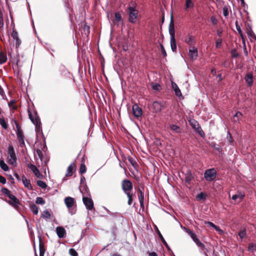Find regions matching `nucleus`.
<instances>
[{"instance_id": "nucleus-11", "label": "nucleus", "mask_w": 256, "mask_h": 256, "mask_svg": "<svg viewBox=\"0 0 256 256\" xmlns=\"http://www.w3.org/2000/svg\"><path fill=\"white\" fill-rule=\"evenodd\" d=\"M168 31L170 38L175 37L174 24L173 20L172 15L171 16L170 22L168 27Z\"/></svg>"}, {"instance_id": "nucleus-41", "label": "nucleus", "mask_w": 256, "mask_h": 256, "mask_svg": "<svg viewBox=\"0 0 256 256\" xmlns=\"http://www.w3.org/2000/svg\"><path fill=\"white\" fill-rule=\"evenodd\" d=\"M196 198L198 200H204L206 198V194L204 192H200L196 196Z\"/></svg>"}, {"instance_id": "nucleus-27", "label": "nucleus", "mask_w": 256, "mask_h": 256, "mask_svg": "<svg viewBox=\"0 0 256 256\" xmlns=\"http://www.w3.org/2000/svg\"><path fill=\"white\" fill-rule=\"evenodd\" d=\"M30 208L31 212H32L34 214H38V206L35 204H30Z\"/></svg>"}, {"instance_id": "nucleus-22", "label": "nucleus", "mask_w": 256, "mask_h": 256, "mask_svg": "<svg viewBox=\"0 0 256 256\" xmlns=\"http://www.w3.org/2000/svg\"><path fill=\"white\" fill-rule=\"evenodd\" d=\"M170 47L173 52H176L177 50L176 42L175 37L170 38Z\"/></svg>"}, {"instance_id": "nucleus-1", "label": "nucleus", "mask_w": 256, "mask_h": 256, "mask_svg": "<svg viewBox=\"0 0 256 256\" xmlns=\"http://www.w3.org/2000/svg\"><path fill=\"white\" fill-rule=\"evenodd\" d=\"M128 14L129 22L132 24L135 23L138 16V10L134 7L130 6L128 8Z\"/></svg>"}, {"instance_id": "nucleus-48", "label": "nucleus", "mask_w": 256, "mask_h": 256, "mask_svg": "<svg viewBox=\"0 0 256 256\" xmlns=\"http://www.w3.org/2000/svg\"><path fill=\"white\" fill-rule=\"evenodd\" d=\"M222 14H223L224 16L225 17H226L228 15L229 10H228V6H224V8H222Z\"/></svg>"}, {"instance_id": "nucleus-19", "label": "nucleus", "mask_w": 256, "mask_h": 256, "mask_svg": "<svg viewBox=\"0 0 256 256\" xmlns=\"http://www.w3.org/2000/svg\"><path fill=\"white\" fill-rule=\"evenodd\" d=\"M172 87L173 90L174 91L175 94L178 96H182V92L178 85L174 82H172Z\"/></svg>"}, {"instance_id": "nucleus-15", "label": "nucleus", "mask_w": 256, "mask_h": 256, "mask_svg": "<svg viewBox=\"0 0 256 256\" xmlns=\"http://www.w3.org/2000/svg\"><path fill=\"white\" fill-rule=\"evenodd\" d=\"M56 234L59 238H63L66 234L65 229L62 226H58L56 228Z\"/></svg>"}, {"instance_id": "nucleus-44", "label": "nucleus", "mask_w": 256, "mask_h": 256, "mask_svg": "<svg viewBox=\"0 0 256 256\" xmlns=\"http://www.w3.org/2000/svg\"><path fill=\"white\" fill-rule=\"evenodd\" d=\"M8 162L10 164L14 166H16V158H8Z\"/></svg>"}, {"instance_id": "nucleus-37", "label": "nucleus", "mask_w": 256, "mask_h": 256, "mask_svg": "<svg viewBox=\"0 0 256 256\" xmlns=\"http://www.w3.org/2000/svg\"><path fill=\"white\" fill-rule=\"evenodd\" d=\"M157 233H158V234L160 238V239L161 241L166 246V247L168 248V246L167 242H166V241L165 240L163 236H162V234H161V233L158 230Z\"/></svg>"}, {"instance_id": "nucleus-38", "label": "nucleus", "mask_w": 256, "mask_h": 256, "mask_svg": "<svg viewBox=\"0 0 256 256\" xmlns=\"http://www.w3.org/2000/svg\"><path fill=\"white\" fill-rule=\"evenodd\" d=\"M248 250L250 252H254L256 250V244L254 243H250L248 245Z\"/></svg>"}, {"instance_id": "nucleus-36", "label": "nucleus", "mask_w": 256, "mask_h": 256, "mask_svg": "<svg viewBox=\"0 0 256 256\" xmlns=\"http://www.w3.org/2000/svg\"><path fill=\"white\" fill-rule=\"evenodd\" d=\"M127 159L134 168L137 166L136 162L134 158L129 156L127 158Z\"/></svg>"}, {"instance_id": "nucleus-56", "label": "nucleus", "mask_w": 256, "mask_h": 256, "mask_svg": "<svg viewBox=\"0 0 256 256\" xmlns=\"http://www.w3.org/2000/svg\"><path fill=\"white\" fill-rule=\"evenodd\" d=\"M210 22H211L212 23V24L213 25H216V24L217 22H218V20H216V18L215 16H212L211 18H210Z\"/></svg>"}, {"instance_id": "nucleus-45", "label": "nucleus", "mask_w": 256, "mask_h": 256, "mask_svg": "<svg viewBox=\"0 0 256 256\" xmlns=\"http://www.w3.org/2000/svg\"><path fill=\"white\" fill-rule=\"evenodd\" d=\"M205 224L208 225L209 226L214 228L216 230H220V229L218 226L215 225L214 223L210 222H206Z\"/></svg>"}, {"instance_id": "nucleus-2", "label": "nucleus", "mask_w": 256, "mask_h": 256, "mask_svg": "<svg viewBox=\"0 0 256 256\" xmlns=\"http://www.w3.org/2000/svg\"><path fill=\"white\" fill-rule=\"evenodd\" d=\"M28 116L32 122L36 126V130L37 132H40L41 130V122L40 118L37 116L36 114L34 116H32V114L28 111Z\"/></svg>"}, {"instance_id": "nucleus-16", "label": "nucleus", "mask_w": 256, "mask_h": 256, "mask_svg": "<svg viewBox=\"0 0 256 256\" xmlns=\"http://www.w3.org/2000/svg\"><path fill=\"white\" fill-rule=\"evenodd\" d=\"M76 166L74 162H72L68 166L67 168L66 176H70L72 175L73 172L76 170Z\"/></svg>"}, {"instance_id": "nucleus-18", "label": "nucleus", "mask_w": 256, "mask_h": 256, "mask_svg": "<svg viewBox=\"0 0 256 256\" xmlns=\"http://www.w3.org/2000/svg\"><path fill=\"white\" fill-rule=\"evenodd\" d=\"M8 158H16L14 147L10 145L8 150Z\"/></svg>"}, {"instance_id": "nucleus-40", "label": "nucleus", "mask_w": 256, "mask_h": 256, "mask_svg": "<svg viewBox=\"0 0 256 256\" xmlns=\"http://www.w3.org/2000/svg\"><path fill=\"white\" fill-rule=\"evenodd\" d=\"M42 216L46 219H48L50 218V214L48 210H46L43 212Z\"/></svg>"}, {"instance_id": "nucleus-39", "label": "nucleus", "mask_w": 256, "mask_h": 256, "mask_svg": "<svg viewBox=\"0 0 256 256\" xmlns=\"http://www.w3.org/2000/svg\"><path fill=\"white\" fill-rule=\"evenodd\" d=\"M194 6V4L192 1H186V4L185 6V10H188L189 8H192Z\"/></svg>"}, {"instance_id": "nucleus-23", "label": "nucleus", "mask_w": 256, "mask_h": 256, "mask_svg": "<svg viewBox=\"0 0 256 256\" xmlns=\"http://www.w3.org/2000/svg\"><path fill=\"white\" fill-rule=\"evenodd\" d=\"M22 182L25 187L29 190L32 188L30 180H28L24 176H22Z\"/></svg>"}, {"instance_id": "nucleus-60", "label": "nucleus", "mask_w": 256, "mask_h": 256, "mask_svg": "<svg viewBox=\"0 0 256 256\" xmlns=\"http://www.w3.org/2000/svg\"><path fill=\"white\" fill-rule=\"evenodd\" d=\"M222 32L223 30L222 28H219L216 30L217 35L220 37H221L222 36Z\"/></svg>"}, {"instance_id": "nucleus-52", "label": "nucleus", "mask_w": 256, "mask_h": 256, "mask_svg": "<svg viewBox=\"0 0 256 256\" xmlns=\"http://www.w3.org/2000/svg\"><path fill=\"white\" fill-rule=\"evenodd\" d=\"M152 88L156 90H160V86L158 84H152Z\"/></svg>"}, {"instance_id": "nucleus-42", "label": "nucleus", "mask_w": 256, "mask_h": 256, "mask_svg": "<svg viewBox=\"0 0 256 256\" xmlns=\"http://www.w3.org/2000/svg\"><path fill=\"white\" fill-rule=\"evenodd\" d=\"M37 184L38 186L43 188H46L47 186L46 183L40 180L37 181Z\"/></svg>"}, {"instance_id": "nucleus-26", "label": "nucleus", "mask_w": 256, "mask_h": 256, "mask_svg": "<svg viewBox=\"0 0 256 256\" xmlns=\"http://www.w3.org/2000/svg\"><path fill=\"white\" fill-rule=\"evenodd\" d=\"M187 232L188 234L191 237L195 243L199 240L196 234L194 233L191 230H188Z\"/></svg>"}, {"instance_id": "nucleus-63", "label": "nucleus", "mask_w": 256, "mask_h": 256, "mask_svg": "<svg viewBox=\"0 0 256 256\" xmlns=\"http://www.w3.org/2000/svg\"><path fill=\"white\" fill-rule=\"evenodd\" d=\"M196 130L200 136H202L204 135V132L202 130V131H200V130L199 129H196Z\"/></svg>"}, {"instance_id": "nucleus-32", "label": "nucleus", "mask_w": 256, "mask_h": 256, "mask_svg": "<svg viewBox=\"0 0 256 256\" xmlns=\"http://www.w3.org/2000/svg\"><path fill=\"white\" fill-rule=\"evenodd\" d=\"M1 191L4 194L6 195L9 198L11 197V196H13V194H12L11 192L7 188H2Z\"/></svg>"}, {"instance_id": "nucleus-34", "label": "nucleus", "mask_w": 256, "mask_h": 256, "mask_svg": "<svg viewBox=\"0 0 256 256\" xmlns=\"http://www.w3.org/2000/svg\"><path fill=\"white\" fill-rule=\"evenodd\" d=\"M126 194L128 198V204L129 206H130L132 204V202H133L132 196H134V194L132 192H131Z\"/></svg>"}, {"instance_id": "nucleus-46", "label": "nucleus", "mask_w": 256, "mask_h": 256, "mask_svg": "<svg viewBox=\"0 0 256 256\" xmlns=\"http://www.w3.org/2000/svg\"><path fill=\"white\" fill-rule=\"evenodd\" d=\"M36 202L37 204H45V201L42 198H41V197H38L36 199Z\"/></svg>"}, {"instance_id": "nucleus-12", "label": "nucleus", "mask_w": 256, "mask_h": 256, "mask_svg": "<svg viewBox=\"0 0 256 256\" xmlns=\"http://www.w3.org/2000/svg\"><path fill=\"white\" fill-rule=\"evenodd\" d=\"M28 166L30 169L32 171L34 175L37 178H42V174L40 172L39 170L34 164H28Z\"/></svg>"}, {"instance_id": "nucleus-30", "label": "nucleus", "mask_w": 256, "mask_h": 256, "mask_svg": "<svg viewBox=\"0 0 256 256\" xmlns=\"http://www.w3.org/2000/svg\"><path fill=\"white\" fill-rule=\"evenodd\" d=\"M18 136L20 146L22 148L24 147L25 146V143L24 136L22 134H18Z\"/></svg>"}, {"instance_id": "nucleus-50", "label": "nucleus", "mask_w": 256, "mask_h": 256, "mask_svg": "<svg viewBox=\"0 0 256 256\" xmlns=\"http://www.w3.org/2000/svg\"><path fill=\"white\" fill-rule=\"evenodd\" d=\"M138 191L140 194H138V198L139 200H144V193L141 190L139 189Z\"/></svg>"}, {"instance_id": "nucleus-49", "label": "nucleus", "mask_w": 256, "mask_h": 256, "mask_svg": "<svg viewBox=\"0 0 256 256\" xmlns=\"http://www.w3.org/2000/svg\"><path fill=\"white\" fill-rule=\"evenodd\" d=\"M186 43H187L190 46H192L194 44V40L192 39L191 36H189L186 38L185 40Z\"/></svg>"}, {"instance_id": "nucleus-55", "label": "nucleus", "mask_w": 256, "mask_h": 256, "mask_svg": "<svg viewBox=\"0 0 256 256\" xmlns=\"http://www.w3.org/2000/svg\"><path fill=\"white\" fill-rule=\"evenodd\" d=\"M222 40L221 38L218 39L216 40V48H219L220 47L222 43Z\"/></svg>"}, {"instance_id": "nucleus-59", "label": "nucleus", "mask_w": 256, "mask_h": 256, "mask_svg": "<svg viewBox=\"0 0 256 256\" xmlns=\"http://www.w3.org/2000/svg\"><path fill=\"white\" fill-rule=\"evenodd\" d=\"M6 182V178L4 176L0 175V182L2 184H5Z\"/></svg>"}, {"instance_id": "nucleus-33", "label": "nucleus", "mask_w": 256, "mask_h": 256, "mask_svg": "<svg viewBox=\"0 0 256 256\" xmlns=\"http://www.w3.org/2000/svg\"><path fill=\"white\" fill-rule=\"evenodd\" d=\"M196 244L199 248L200 252H202L204 250H206L204 244L201 242L200 240L196 242Z\"/></svg>"}, {"instance_id": "nucleus-61", "label": "nucleus", "mask_w": 256, "mask_h": 256, "mask_svg": "<svg viewBox=\"0 0 256 256\" xmlns=\"http://www.w3.org/2000/svg\"><path fill=\"white\" fill-rule=\"evenodd\" d=\"M44 250L43 248H42L41 244H40V256H44Z\"/></svg>"}, {"instance_id": "nucleus-13", "label": "nucleus", "mask_w": 256, "mask_h": 256, "mask_svg": "<svg viewBox=\"0 0 256 256\" xmlns=\"http://www.w3.org/2000/svg\"><path fill=\"white\" fill-rule=\"evenodd\" d=\"M244 80L248 86L250 87L253 84V75L252 72H247L244 76Z\"/></svg>"}, {"instance_id": "nucleus-25", "label": "nucleus", "mask_w": 256, "mask_h": 256, "mask_svg": "<svg viewBox=\"0 0 256 256\" xmlns=\"http://www.w3.org/2000/svg\"><path fill=\"white\" fill-rule=\"evenodd\" d=\"M171 130L177 134H180L182 132V129L180 128L175 124H171L170 126Z\"/></svg>"}, {"instance_id": "nucleus-53", "label": "nucleus", "mask_w": 256, "mask_h": 256, "mask_svg": "<svg viewBox=\"0 0 256 256\" xmlns=\"http://www.w3.org/2000/svg\"><path fill=\"white\" fill-rule=\"evenodd\" d=\"M69 253L72 256H78V254L74 248H70L69 250Z\"/></svg>"}, {"instance_id": "nucleus-62", "label": "nucleus", "mask_w": 256, "mask_h": 256, "mask_svg": "<svg viewBox=\"0 0 256 256\" xmlns=\"http://www.w3.org/2000/svg\"><path fill=\"white\" fill-rule=\"evenodd\" d=\"M227 138L228 139L229 142H232V138L231 134L230 132H228Z\"/></svg>"}, {"instance_id": "nucleus-14", "label": "nucleus", "mask_w": 256, "mask_h": 256, "mask_svg": "<svg viewBox=\"0 0 256 256\" xmlns=\"http://www.w3.org/2000/svg\"><path fill=\"white\" fill-rule=\"evenodd\" d=\"M10 198L11 200H9L8 203L12 206L15 208H17L18 204H20L19 200L14 195L11 196V197Z\"/></svg>"}, {"instance_id": "nucleus-20", "label": "nucleus", "mask_w": 256, "mask_h": 256, "mask_svg": "<svg viewBox=\"0 0 256 256\" xmlns=\"http://www.w3.org/2000/svg\"><path fill=\"white\" fill-rule=\"evenodd\" d=\"M185 182L186 184H190V182L192 180L193 176L190 170H187L184 174Z\"/></svg>"}, {"instance_id": "nucleus-64", "label": "nucleus", "mask_w": 256, "mask_h": 256, "mask_svg": "<svg viewBox=\"0 0 256 256\" xmlns=\"http://www.w3.org/2000/svg\"><path fill=\"white\" fill-rule=\"evenodd\" d=\"M148 256H158V254L155 252H150L148 253Z\"/></svg>"}, {"instance_id": "nucleus-29", "label": "nucleus", "mask_w": 256, "mask_h": 256, "mask_svg": "<svg viewBox=\"0 0 256 256\" xmlns=\"http://www.w3.org/2000/svg\"><path fill=\"white\" fill-rule=\"evenodd\" d=\"M0 167L4 171L7 172L8 170V166L4 162L3 160H0Z\"/></svg>"}, {"instance_id": "nucleus-4", "label": "nucleus", "mask_w": 256, "mask_h": 256, "mask_svg": "<svg viewBox=\"0 0 256 256\" xmlns=\"http://www.w3.org/2000/svg\"><path fill=\"white\" fill-rule=\"evenodd\" d=\"M122 187L126 194L132 192L133 184L130 180H124L122 182Z\"/></svg>"}, {"instance_id": "nucleus-3", "label": "nucleus", "mask_w": 256, "mask_h": 256, "mask_svg": "<svg viewBox=\"0 0 256 256\" xmlns=\"http://www.w3.org/2000/svg\"><path fill=\"white\" fill-rule=\"evenodd\" d=\"M64 202L69 212L72 215L74 214L75 213V212L74 210L72 207L75 203L74 199L70 196H67L65 198Z\"/></svg>"}, {"instance_id": "nucleus-17", "label": "nucleus", "mask_w": 256, "mask_h": 256, "mask_svg": "<svg viewBox=\"0 0 256 256\" xmlns=\"http://www.w3.org/2000/svg\"><path fill=\"white\" fill-rule=\"evenodd\" d=\"M12 36L16 40V48H17L19 47L21 42L20 38H18V34L16 30H13L12 33Z\"/></svg>"}, {"instance_id": "nucleus-5", "label": "nucleus", "mask_w": 256, "mask_h": 256, "mask_svg": "<svg viewBox=\"0 0 256 256\" xmlns=\"http://www.w3.org/2000/svg\"><path fill=\"white\" fill-rule=\"evenodd\" d=\"M216 172L214 168L206 170L204 173V177L207 181L211 182L216 178Z\"/></svg>"}, {"instance_id": "nucleus-6", "label": "nucleus", "mask_w": 256, "mask_h": 256, "mask_svg": "<svg viewBox=\"0 0 256 256\" xmlns=\"http://www.w3.org/2000/svg\"><path fill=\"white\" fill-rule=\"evenodd\" d=\"M245 196L244 192L241 191H238L236 194L232 196V199L234 200L236 203H240L242 201Z\"/></svg>"}, {"instance_id": "nucleus-43", "label": "nucleus", "mask_w": 256, "mask_h": 256, "mask_svg": "<svg viewBox=\"0 0 256 256\" xmlns=\"http://www.w3.org/2000/svg\"><path fill=\"white\" fill-rule=\"evenodd\" d=\"M0 124L4 129H7L8 124L4 118H0Z\"/></svg>"}, {"instance_id": "nucleus-31", "label": "nucleus", "mask_w": 256, "mask_h": 256, "mask_svg": "<svg viewBox=\"0 0 256 256\" xmlns=\"http://www.w3.org/2000/svg\"><path fill=\"white\" fill-rule=\"evenodd\" d=\"M7 60L6 54L3 52H0V64L4 63Z\"/></svg>"}, {"instance_id": "nucleus-47", "label": "nucleus", "mask_w": 256, "mask_h": 256, "mask_svg": "<svg viewBox=\"0 0 256 256\" xmlns=\"http://www.w3.org/2000/svg\"><path fill=\"white\" fill-rule=\"evenodd\" d=\"M86 172V166L84 164V162H82L80 166V172L81 174H83Z\"/></svg>"}, {"instance_id": "nucleus-10", "label": "nucleus", "mask_w": 256, "mask_h": 256, "mask_svg": "<svg viewBox=\"0 0 256 256\" xmlns=\"http://www.w3.org/2000/svg\"><path fill=\"white\" fill-rule=\"evenodd\" d=\"M132 112L134 116L138 118L142 116V112L140 108L134 104L132 108Z\"/></svg>"}, {"instance_id": "nucleus-28", "label": "nucleus", "mask_w": 256, "mask_h": 256, "mask_svg": "<svg viewBox=\"0 0 256 256\" xmlns=\"http://www.w3.org/2000/svg\"><path fill=\"white\" fill-rule=\"evenodd\" d=\"M238 236L240 238L242 239V240L244 239H246L247 236V234L246 232V229H242L240 230L238 232Z\"/></svg>"}, {"instance_id": "nucleus-54", "label": "nucleus", "mask_w": 256, "mask_h": 256, "mask_svg": "<svg viewBox=\"0 0 256 256\" xmlns=\"http://www.w3.org/2000/svg\"><path fill=\"white\" fill-rule=\"evenodd\" d=\"M160 47L162 54L164 57H166V52L164 46L162 44H160Z\"/></svg>"}, {"instance_id": "nucleus-51", "label": "nucleus", "mask_w": 256, "mask_h": 256, "mask_svg": "<svg viewBox=\"0 0 256 256\" xmlns=\"http://www.w3.org/2000/svg\"><path fill=\"white\" fill-rule=\"evenodd\" d=\"M115 20L117 22H120L122 20V17L119 12H116L114 14Z\"/></svg>"}, {"instance_id": "nucleus-24", "label": "nucleus", "mask_w": 256, "mask_h": 256, "mask_svg": "<svg viewBox=\"0 0 256 256\" xmlns=\"http://www.w3.org/2000/svg\"><path fill=\"white\" fill-rule=\"evenodd\" d=\"M242 118V114L237 112L233 116V120L234 122H240Z\"/></svg>"}, {"instance_id": "nucleus-58", "label": "nucleus", "mask_w": 256, "mask_h": 256, "mask_svg": "<svg viewBox=\"0 0 256 256\" xmlns=\"http://www.w3.org/2000/svg\"><path fill=\"white\" fill-rule=\"evenodd\" d=\"M236 28L238 31V34L241 36H242V32L240 29V26L237 24V22H236Z\"/></svg>"}, {"instance_id": "nucleus-21", "label": "nucleus", "mask_w": 256, "mask_h": 256, "mask_svg": "<svg viewBox=\"0 0 256 256\" xmlns=\"http://www.w3.org/2000/svg\"><path fill=\"white\" fill-rule=\"evenodd\" d=\"M189 122L190 125L193 128L195 129L196 130V129H199L200 130V131H202V128L197 121L195 120L194 119H192L189 120Z\"/></svg>"}, {"instance_id": "nucleus-57", "label": "nucleus", "mask_w": 256, "mask_h": 256, "mask_svg": "<svg viewBox=\"0 0 256 256\" xmlns=\"http://www.w3.org/2000/svg\"><path fill=\"white\" fill-rule=\"evenodd\" d=\"M248 34L252 38H256V36L252 30H249L248 32Z\"/></svg>"}, {"instance_id": "nucleus-35", "label": "nucleus", "mask_w": 256, "mask_h": 256, "mask_svg": "<svg viewBox=\"0 0 256 256\" xmlns=\"http://www.w3.org/2000/svg\"><path fill=\"white\" fill-rule=\"evenodd\" d=\"M4 14L2 12L0 11V32L3 30L4 26Z\"/></svg>"}, {"instance_id": "nucleus-9", "label": "nucleus", "mask_w": 256, "mask_h": 256, "mask_svg": "<svg viewBox=\"0 0 256 256\" xmlns=\"http://www.w3.org/2000/svg\"><path fill=\"white\" fill-rule=\"evenodd\" d=\"M164 106V102L155 101L152 104V107L155 112L161 111Z\"/></svg>"}, {"instance_id": "nucleus-7", "label": "nucleus", "mask_w": 256, "mask_h": 256, "mask_svg": "<svg viewBox=\"0 0 256 256\" xmlns=\"http://www.w3.org/2000/svg\"><path fill=\"white\" fill-rule=\"evenodd\" d=\"M82 201L87 210H92L94 209L93 202L91 198L84 196Z\"/></svg>"}, {"instance_id": "nucleus-8", "label": "nucleus", "mask_w": 256, "mask_h": 256, "mask_svg": "<svg viewBox=\"0 0 256 256\" xmlns=\"http://www.w3.org/2000/svg\"><path fill=\"white\" fill-rule=\"evenodd\" d=\"M198 56V51L197 48L193 47L188 50V56L190 60H196Z\"/></svg>"}]
</instances>
